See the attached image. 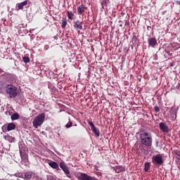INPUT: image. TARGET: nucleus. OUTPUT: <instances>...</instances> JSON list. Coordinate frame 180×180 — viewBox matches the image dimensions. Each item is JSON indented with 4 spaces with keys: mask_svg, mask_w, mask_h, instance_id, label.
I'll list each match as a JSON object with an SVG mask.
<instances>
[{
    "mask_svg": "<svg viewBox=\"0 0 180 180\" xmlns=\"http://www.w3.org/2000/svg\"><path fill=\"white\" fill-rule=\"evenodd\" d=\"M141 143L146 147H151L153 146V136L148 132H142L139 135Z\"/></svg>",
    "mask_w": 180,
    "mask_h": 180,
    "instance_id": "nucleus-1",
    "label": "nucleus"
},
{
    "mask_svg": "<svg viewBox=\"0 0 180 180\" xmlns=\"http://www.w3.org/2000/svg\"><path fill=\"white\" fill-rule=\"evenodd\" d=\"M5 92L11 98H16L18 96V88L12 84H6Z\"/></svg>",
    "mask_w": 180,
    "mask_h": 180,
    "instance_id": "nucleus-2",
    "label": "nucleus"
},
{
    "mask_svg": "<svg viewBox=\"0 0 180 180\" xmlns=\"http://www.w3.org/2000/svg\"><path fill=\"white\" fill-rule=\"evenodd\" d=\"M44 119H46V113L42 112L38 115L33 120L32 124L35 129H39V126H41L44 123Z\"/></svg>",
    "mask_w": 180,
    "mask_h": 180,
    "instance_id": "nucleus-3",
    "label": "nucleus"
},
{
    "mask_svg": "<svg viewBox=\"0 0 180 180\" xmlns=\"http://www.w3.org/2000/svg\"><path fill=\"white\" fill-rule=\"evenodd\" d=\"M26 151H27V147L26 146H24L22 147H20V155L21 157V162H25V164H27V153H26Z\"/></svg>",
    "mask_w": 180,
    "mask_h": 180,
    "instance_id": "nucleus-4",
    "label": "nucleus"
},
{
    "mask_svg": "<svg viewBox=\"0 0 180 180\" xmlns=\"http://www.w3.org/2000/svg\"><path fill=\"white\" fill-rule=\"evenodd\" d=\"M152 162L154 165H162L164 164V159L162 158V155L158 154L153 156Z\"/></svg>",
    "mask_w": 180,
    "mask_h": 180,
    "instance_id": "nucleus-5",
    "label": "nucleus"
},
{
    "mask_svg": "<svg viewBox=\"0 0 180 180\" xmlns=\"http://www.w3.org/2000/svg\"><path fill=\"white\" fill-rule=\"evenodd\" d=\"M89 125L91 129V131L94 133L96 137H99V136L101 135V131H99V129H96V127L95 126V124H94V122H89Z\"/></svg>",
    "mask_w": 180,
    "mask_h": 180,
    "instance_id": "nucleus-6",
    "label": "nucleus"
},
{
    "mask_svg": "<svg viewBox=\"0 0 180 180\" xmlns=\"http://www.w3.org/2000/svg\"><path fill=\"white\" fill-rule=\"evenodd\" d=\"M59 166L61 168V169H63V172H65L66 176L68 178H70V169H68V167L65 165V163H64V162H62L60 163Z\"/></svg>",
    "mask_w": 180,
    "mask_h": 180,
    "instance_id": "nucleus-7",
    "label": "nucleus"
},
{
    "mask_svg": "<svg viewBox=\"0 0 180 180\" xmlns=\"http://www.w3.org/2000/svg\"><path fill=\"white\" fill-rule=\"evenodd\" d=\"M73 27L75 29H79V30H84V27H82V21L77 20L73 22Z\"/></svg>",
    "mask_w": 180,
    "mask_h": 180,
    "instance_id": "nucleus-8",
    "label": "nucleus"
},
{
    "mask_svg": "<svg viewBox=\"0 0 180 180\" xmlns=\"http://www.w3.org/2000/svg\"><path fill=\"white\" fill-rule=\"evenodd\" d=\"M159 127L162 133H168L169 131V129H168V126H167V124L165 122H160L159 124Z\"/></svg>",
    "mask_w": 180,
    "mask_h": 180,
    "instance_id": "nucleus-9",
    "label": "nucleus"
},
{
    "mask_svg": "<svg viewBox=\"0 0 180 180\" xmlns=\"http://www.w3.org/2000/svg\"><path fill=\"white\" fill-rule=\"evenodd\" d=\"M85 9H86V7H85L84 4H81L77 6V15H84L85 13Z\"/></svg>",
    "mask_w": 180,
    "mask_h": 180,
    "instance_id": "nucleus-10",
    "label": "nucleus"
},
{
    "mask_svg": "<svg viewBox=\"0 0 180 180\" xmlns=\"http://www.w3.org/2000/svg\"><path fill=\"white\" fill-rule=\"evenodd\" d=\"M112 169H114L117 174H120V172H124V171H126V168L122 166H117L115 167H112Z\"/></svg>",
    "mask_w": 180,
    "mask_h": 180,
    "instance_id": "nucleus-11",
    "label": "nucleus"
},
{
    "mask_svg": "<svg viewBox=\"0 0 180 180\" xmlns=\"http://www.w3.org/2000/svg\"><path fill=\"white\" fill-rule=\"evenodd\" d=\"M49 165L51 168H53V169H57L58 171H60V167H58V164L56 162H50L49 163Z\"/></svg>",
    "mask_w": 180,
    "mask_h": 180,
    "instance_id": "nucleus-12",
    "label": "nucleus"
},
{
    "mask_svg": "<svg viewBox=\"0 0 180 180\" xmlns=\"http://www.w3.org/2000/svg\"><path fill=\"white\" fill-rule=\"evenodd\" d=\"M148 41L149 46H151V47H154L157 44V39L155 38H150Z\"/></svg>",
    "mask_w": 180,
    "mask_h": 180,
    "instance_id": "nucleus-13",
    "label": "nucleus"
},
{
    "mask_svg": "<svg viewBox=\"0 0 180 180\" xmlns=\"http://www.w3.org/2000/svg\"><path fill=\"white\" fill-rule=\"evenodd\" d=\"M4 139L6 140V141H9V143H13V141H15V138L11 136L9 134L4 135Z\"/></svg>",
    "mask_w": 180,
    "mask_h": 180,
    "instance_id": "nucleus-14",
    "label": "nucleus"
},
{
    "mask_svg": "<svg viewBox=\"0 0 180 180\" xmlns=\"http://www.w3.org/2000/svg\"><path fill=\"white\" fill-rule=\"evenodd\" d=\"M16 129V125L13 123H9L7 125V131H11L12 130H15Z\"/></svg>",
    "mask_w": 180,
    "mask_h": 180,
    "instance_id": "nucleus-15",
    "label": "nucleus"
},
{
    "mask_svg": "<svg viewBox=\"0 0 180 180\" xmlns=\"http://www.w3.org/2000/svg\"><path fill=\"white\" fill-rule=\"evenodd\" d=\"M27 5V1H22L18 5V9H23L24 6H26Z\"/></svg>",
    "mask_w": 180,
    "mask_h": 180,
    "instance_id": "nucleus-16",
    "label": "nucleus"
},
{
    "mask_svg": "<svg viewBox=\"0 0 180 180\" xmlns=\"http://www.w3.org/2000/svg\"><path fill=\"white\" fill-rule=\"evenodd\" d=\"M150 162H145V164H144V171H145V172H148V171L150 170Z\"/></svg>",
    "mask_w": 180,
    "mask_h": 180,
    "instance_id": "nucleus-17",
    "label": "nucleus"
},
{
    "mask_svg": "<svg viewBox=\"0 0 180 180\" xmlns=\"http://www.w3.org/2000/svg\"><path fill=\"white\" fill-rule=\"evenodd\" d=\"M101 6L103 9H106L108 8V1L107 0H102L101 1Z\"/></svg>",
    "mask_w": 180,
    "mask_h": 180,
    "instance_id": "nucleus-18",
    "label": "nucleus"
},
{
    "mask_svg": "<svg viewBox=\"0 0 180 180\" xmlns=\"http://www.w3.org/2000/svg\"><path fill=\"white\" fill-rule=\"evenodd\" d=\"M32 176H33V173L31 172H27L25 174L26 179H31Z\"/></svg>",
    "mask_w": 180,
    "mask_h": 180,
    "instance_id": "nucleus-19",
    "label": "nucleus"
},
{
    "mask_svg": "<svg viewBox=\"0 0 180 180\" xmlns=\"http://www.w3.org/2000/svg\"><path fill=\"white\" fill-rule=\"evenodd\" d=\"M20 115L18 113H14L11 115V120H18L19 119Z\"/></svg>",
    "mask_w": 180,
    "mask_h": 180,
    "instance_id": "nucleus-20",
    "label": "nucleus"
},
{
    "mask_svg": "<svg viewBox=\"0 0 180 180\" xmlns=\"http://www.w3.org/2000/svg\"><path fill=\"white\" fill-rule=\"evenodd\" d=\"M72 16H74V13H72V11H68V19H70L71 20H72Z\"/></svg>",
    "mask_w": 180,
    "mask_h": 180,
    "instance_id": "nucleus-21",
    "label": "nucleus"
},
{
    "mask_svg": "<svg viewBox=\"0 0 180 180\" xmlns=\"http://www.w3.org/2000/svg\"><path fill=\"white\" fill-rule=\"evenodd\" d=\"M67 25H68L67 20L63 19L62 20V27H63V29H65Z\"/></svg>",
    "mask_w": 180,
    "mask_h": 180,
    "instance_id": "nucleus-22",
    "label": "nucleus"
},
{
    "mask_svg": "<svg viewBox=\"0 0 180 180\" xmlns=\"http://www.w3.org/2000/svg\"><path fill=\"white\" fill-rule=\"evenodd\" d=\"M66 129H70V127H72V122L69 121L66 124H65Z\"/></svg>",
    "mask_w": 180,
    "mask_h": 180,
    "instance_id": "nucleus-23",
    "label": "nucleus"
},
{
    "mask_svg": "<svg viewBox=\"0 0 180 180\" xmlns=\"http://www.w3.org/2000/svg\"><path fill=\"white\" fill-rule=\"evenodd\" d=\"M22 60L24 61V63H30V58L29 57H23Z\"/></svg>",
    "mask_w": 180,
    "mask_h": 180,
    "instance_id": "nucleus-24",
    "label": "nucleus"
},
{
    "mask_svg": "<svg viewBox=\"0 0 180 180\" xmlns=\"http://www.w3.org/2000/svg\"><path fill=\"white\" fill-rule=\"evenodd\" d=\"M132 42L133 43H137V37L134 35L132 38Z\"/></svg>",
    "mask_w": 180,
    "mask_h": 180,
    "instance_id": "nucleus-25",
    "label": "nucleus"
},
{
    "mask_svg": "<svg viewBox=\"0 0 180 180\" xmlns=\"http://www.w3.org/2000/svg\"><path fill=\"white\" fill-rule=\"evenodd\" d=\"M2 131L5 133V131H6V130H8V127H6V125H4L1 127Z\"/></svg>",
    "mask_w": 180,
    "mask_h": 180,
    "instance_id": "nucleus-26",
    "label": "nucleus"
},
{
    "mask_svg": "<svg viewBox=\"0 0 180 180\" xmlns=\"http://www.w3.org/2000/svg\"><path fill=\"white\" fill-rule=\"evenodd\" d=\"M154 110H155V112H159L160 111V107H158V106H155L154 107Z\"/></svg>",
    "mask_w": 180,
    "mask_h": 180,
    "instance_id": "nucleus-27",
    "label": "nucleus"
},
{
    "mask_svg": "<svg viewBox=\"0 0 180 180\" xmlns=\"http://www.w3.org/2000/svg\"><path fill=\"white\" fill-rule=\"evenodd\" d=\"M130 25V22L129 21L125 22V26H129Z\"/></svg>",
    "mask_w": 180,
    "mask_h": 180,
    "instance_id": "nucleus-28",
    "label": "nucleus"
},
{
    "mask_svg": "<svg viewBox=\"0 0 180 180\" xmlns=\"http://www.w3.org/2000/svg\"><path fill=\"white\" fill-rule=\"evenodd\" d=\"M177 155H179V157H180V151L178 152Z\"/></svg>",
    "mask_w": 180,
    "mask_h": 180,
    "instance_id": "nucleus-29",
    "label": "nucleus"
},
{
    "mask_svg": "<svg viewBox=\"0 0 180 180\" xmlns=\"http://www.w3.org/2000/svg\"><path fill=\"white\" fill-rule=\"evenodd\" d=\"M34 180H37V177L33 178Z\"/></svg>",
    "mask_w": 180,
    "mask_h": 180,
    "instance_id": "nucleus-30",
    "label": "nucleus"
},
{
    "mask_svg": "<svg viewBox=\"0 0 180 180\" xmlns=\"http://www.w3.org/2000/svg\"><path fill=\"white\" fill-rule=\"evenodd\" d=\"M120 27H123V25L122 24L120 25Z\"/></svg>",
    "mask_w": 180,
    "mask_h": 180,
    "instance_id": "nucleus-31",
    "label": "nucleus"
}]
</instances>
